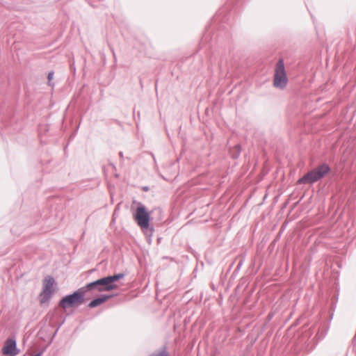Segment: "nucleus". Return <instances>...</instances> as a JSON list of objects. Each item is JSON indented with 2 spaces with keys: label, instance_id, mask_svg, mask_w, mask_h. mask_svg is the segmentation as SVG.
Returning a JSON list of instances; mask_svg holds the SVG:
<instances>
[{
  "label": "nucleus",
  "instance_id": "1",
  "mask_svg": "<svg viewBox=\"0 0 356 356\" xmlns=\"http://www.w3.org/2000/svg\"><path fill=\"white\" fill-rule=\"evenodd\" d=\"M123 277L124 275L122 273L108 276L88 284L84 289L85 290H96L98 292L109 291L117 288L114 282Z\"/></svg>",
  "mask_w": 356,
  "mask_h": 356
},
{
  "label": "nucleus",
  "instance_id": "2",
  "mask_svg": "<svg viewBox=\"0 0 356 356\" xmlns=\"http://www.w3.org/2000/svg\"><path fill=\"white\" fill-rule=\"evenodd\" d=\"M84 288L79 289L71 295L66 296L60 301L59 305L65 309L69 307H77L84 302Z\"/></svg>",
  "mask_w": 356,
  "mask_h": 356
},
{
  "label": "nucleus",
  "instance_id": "3",
  "mask_svg": "<svg viewBox=\"0 0 356 356\" xmlns=\"http://www.w3.org/2000/svg\"><path fill=\"white\" fill-rule=\"evenodd\" d=\"M330 170V168L327 165L323 164L314 170L307 172L305 176L300 178L298 181V184H312L317 181L320 179L323 178Z\"/></svg>",
  "mask_w": 356,
  "mask_h": 356
},
{
  "label": "nucleus",
  "instance_id": "4",
  "mask_svg": "<svg viewBox=\"0 0 356 356\" xmlns=\"http://www.w3.org/2000/svg\"><path fill=\"white\" fill-rule=\"evenodd\" d=\"M288 78L286 76L284 61L282 59L278 60L275 69L273 85L276 88H284L287 84Z\"/></svg>",
  "mask_w": 356,
  "mask_h": 356
},
{
  "label": "nucleus",
  "instance_id": "5",
  "mask_svg": "<svg viewBox=\"0 0 356 356\" xmlns=\"http://www.w3.org/2000/svg\"><path fill=\"white\" fill-rule=\"evenodd\" d=\"M134 219L141 228L147 229L149 225L150 213L144 206L140 205L136 209Z\"/></svg>",
  "mask_w": 356,
  "mask_h": 356
},
{
  "label": "nucleus",
  "instance_id": "6",
  "mask_svg": "<svg viewBox=\"0 0 356 356\" xmlns=\"http://www.w3.org/2000/svg\"><path fill=\"white\" fill-rule=\"evenodd\" d=\"M54 284V280L51 277H47L43 282V290L40 293V301L44 302L47 301L54 292L53 286Z\"/></svg>",
  "mask_w": 356,
  "mask_h": 356
},
{
  "label": "nucleus",
  "instance_id": "7",
  "mask_svg": "<svg viewBox=\"0 0 356 356\" xmlns=\"http://www.w3.org/2000/svg\"><path fill=\"white\" fill-rule=\"evenodd\" d=\"M2 354L5 356H15L19 353L17 348L16 341L13 339H8L4 343L1 350Z\"/></svg>",
  "mask_w": 356,
  "mask_h": 356
},
{
  "label": "nucleus",
  "instance_id": "8",
  "mask_svg": "<svg viewBox=\"0 0 356 356\" xmlns=\"http://www.w3.org/2000/svg\"><path fill=\"white\" fill-rule=\"evenodd\" d=\"M111 296H103L100 298H96L90 302L89 307H97V306L100 305L101 304L105 302Z\"/></svg>",
  "mask_w": 356,
  "mask_h": 356
},
{
  "label": "nucleus",
  "instance_id": "9",
  "mask_svg": "<svg viewBox=\"0 0 356 356\" xmlns=\"http://www.w3.org/2000/svg\"><path fill=\"white\" fill-rule=\"evenodd\" d=\"M53 77H54V72H50L49 74H48V82H49V84L51 85V80L53 79Z\"/></svg>",
  "mask_w": 356,
  "mask_h": 356
},
{
  "label": "nucleus",
  "instance_id": "10",
  "mask_svg": "<svg viewBox=\"0 0 356 356\" xmlns=\"http://www.w3.org/2000/svg\"><path fill=\"white\" fill-rule=\"evenodd\" d=\"M152 356H168V355L166 354V353L165 351H162V352L155 354Z\"/></svg>",
  "mask_w": 356,
  "mask_h": 356
}]
</instances>
